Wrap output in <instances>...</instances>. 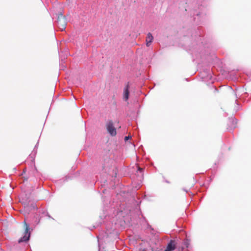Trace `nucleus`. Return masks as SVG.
I'll list each match as a JSON object with an SVG mask.
<instances>
[{
    "mask_svg": "<svg viewBox=\"0 0 251 251\" xmlns=\"http://www.w3.org/2000/svg\"><path fill=\"white\" fill-rule=\"evenodd\" d=\"M176 247V244L174 240H171L168 243L166 249L164 251H173Z\"/></svg>",
    "mask_w": 251,
    "mask_h": 251,
    "instance_id": "obj_4",
    "label": "nucleus"
},
{
    "mask_svg": "<svg viewBox=\"0 0 251 251\" xmlns=\"http://www.w3.org/2000/svg\"><path fill=\"white\" fill-rule=\"evenodd\" d=\"M129 84L127 83L124 88V99L126 101L128 99L129 91Z\"/></svg>",
    "mask_w": 251,
    "mask_h": 251,
    "instance_id": "obj_5",
    "label": "nucleus"
},
{
    "mask_svg": "<svg viewBox=\"0 0 251 251\" xmlns=\"http://www.w3.org/2000/svg\"><path fill=\"white\" fill-rule=\"evenodd\" d=\"M143 168H142L140 167H138V170H137V173H138L140 172V173H142L143 172Z\"/></svg>",
    "mask_w": 251,
    "mask_h": 251,
    "instance_id": "obj_7",
    "label": "nucleus"
},
{
    "mask_svg": "<svg viewBox=\"0 0 251 251\" xmlns=\"http://www.w3.org/2000/svg\"><path fill=\"white\" fill-rule=\"evenodd\" d=\"M106 126L107 130L110 135L114 136L116 135V129L114 126L113 122L112 121H109L106 123Z\"/></svg>",
    "mask_w": 251,
    "mask_h": 251,
    "instance_id": "obj_3",
    "label": "nucleus"
},
{
    "mask_svg": "<svg viewBox=\"0 0 251 251\" xmlns=\"http://www.w3.org/2000/svg\"><path fill=\"white\" fill-rule=\"evenodd\" d=\"M25 227V235L21 238L19 241L18 243H20L23 242H26L27 241L30 237V232H29V225L26 223L25 220L24 222Z\"/></svg>",
    "mask_w": 251,
    "mask_h": 251,
    "instance_id": "obj_2",
    "label": "nucleus"
},
{
    "mask_svg": "<svg viewBox=\"0 0 251 251\" xmlns=\"http://www.w3.org/2000/svg\"><path fill=\"white\" fill-rule=\"evenodd\" d=\"M57 25L60 30L63 31L66 28L67 25L66 18L62 13L58 14L57 18Z\"/></svg>",
    "mask_w": 251,
    "mask_h": 251,
    "instance_id": "obj_1",
    "label": "nucleus"
},
{
    "mask_svg": "<svg viewBox=\"0 0 251 251\" xmlns=\"http://www.w3.org/2000/svg\"><path fill=\"white\" fill-rule=\"evenodd\" d=\"M131 138V136H126V137H125V140L126 141H127L128 140H129V139H130Z\"/></svg>",
    "mask_w": 251,
    "mask_h": 251,
    "instance_id": "obj_8",
    "label": "nucleus"
},
{
    "mask_svg": "<svg viewBox=\"0 0 251 251\" xmlns=\"http://www.w3.org/2000/svg\"><path fill=\"white\" fill-rule=\"evenodd\" d=\"M153 39V37L152 35H151V33H149L147 34V36L146 37V40L147 46L149 47L151 45V43L152 42Z\"/></svg>",
    "mask_w": 251,
    "mask_h": 251,
    "instance_id": "obj_6",
    "label": "nucleus"
}]
</instances>
